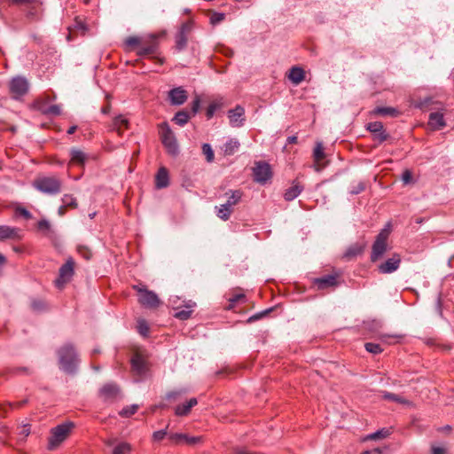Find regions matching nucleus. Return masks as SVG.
<instances>
[{"mask_svg":"<svg viewBox=\"0 0 454 454\" xmlns=\"http://www.w3.org/2000/svg\"><path fill=\"white\" fill-rule=\"evenodd\" d=\"M58 358L59 368L63 372L69 374H73L76 372L80 359L73 345L69 343L63 345L58 350Z\"/></svg>","mask_w":454,"mask_h":454,"instance_id":"1","label":"nucleus"},{"mask_svg":"<svg viewBox=\"0 0 454 454\" xmlns=\"http://www.w3.org/2000/svg\"><path fill=\"white\" fill-rule=\"evenodd\" d=\"M34 187L42 193L57 195L61 192L62 182L54 176H40L34 182Z\"/></svg>","mask_w":454,"mask_h":454,"instance_id":"2","label":"nucleus"},{"mask_svg":"<svg viewBox=\"0 0 454 454\" xmlns=\"http://www.w3.org/2000/svg\"><path fill=\"white\" fill-rule=\"evenodd\" d=\"M225 195L228 196L227 201L220 207H215L216 215L223 221L230 219L232 207L240 202L243 192L240 190H230Z\"/></svg>","mask_w":454,"mask_h":454,"instance_id":"3","label":"nucleus"},{"mask_svg":"<svg viewBox=\"0 0 454 454\" xmlns=\"http://www.w3.org/2000/svg\"><path fill=\"white\" fill-rule=\"evenodd\" d=\"M74 427V424L73 422H66L53 427L51 431L48 448L50 450H54L55 448H57L61 442H63L67 438V436L69 435Z\"/></svg>","mask_w":454,"mask_h":454,"instance_id":"4","label":"nucleus"},{"mask_svg":"<svg viewBox=\"0 0 454 454\" xmlns=\"http://www.w3.org/2000/svg\"><path fill=\"white\" fill-rule=\"evenodd\" d=\"M160 137L161 143L169 154L176 155L179 153V146L176 136L167 122H163L160 125Z\"/></svg>","mask_w":454,"mask_h":454,"instance_id":"5","label":"nucleus"},{"mask_svg":"<svg viewBox=\"0 0 454 454\" xmlns=\"http://www.w3.org/2000/svg\"><path fill=\"white\" fill-rule=\"evenodd\" d=\"M74 262L73 258H68L63 264L59 272V278L55 280L58 288H62L65 284L69 282L74 275Z\"/></svg>","mask_w":454,"mask_h":454,"instance_id":"6","label":"nucleus"},{"mask_svg":"<svg viewBox=\"0 0 454 454\" xmlns=\"http://www.w3.org/2000/svg\"><path fill=\"white\" fill-rule=\"evenodd\" d=\"M99 397L104 402H115L121 397L120 387L114 383H106L100 388Z\"/></svg>","mask_w":454,"mask_h":454,"instance_id":"7","label":"nucleus"},{"mask_svg":"<svg viewBox=\"0 0 454 454\" xmlns=\"http://www.w3.org/2000/svg\"><path fill=\"white\" fill-rule=\"evenodd\" d=\"M135 288L138 292V301L144 307L152 309L159 306L160 300L154 292L145 288H137V286H135Z\"/></svg>","mask_w":454,"mask_h":454,"instance_id":"8","label":"nucleus"},{"mask_svg":"<svg viewBox=\"0 0 454 454\" xmlns=\"http://www.w3.org/2000/svg\"><path fill=\"white\" fill-rule=\"evenodd\" d=\"M254 179L257 183L265 184L271 177L270 167L266 162H258L253 168Z\"/></svg>","mask_w":454,"mask_h":454,"instance_id":"9","label":"nucleus"},{"mask_svg":"<svg viewBox=\"0 0 454 454\" xmlns=\"http://www.w3.org/2000/svg\"><path fill=\"white\" fill-rule=\"evenodd\" d=\"M28 90L27 80L24 77H14L10 82V91L14 98L25 95Z\"/></svg>","mask_w":454,"mask_h":454,"instance_id":"10","label":"nucleus"},{"mask_svg":"<svg viewBox=\"0 0 454 454\" xmlns=\"http://www.w3.org/2000/svg\"><path fill=\"white\" fill-rule=\"evenodd\" d=\"M312 157L314 160V164L312 167L315 171L320 172L326 167V163L323 162V160L325 158V153L322 142L318 141L316 143Z\"/></svg>","mask_w":454,"mask_h":454,"instance_id":"11","label":"nucleus"},{"mask_svg":"<svg viewBox=\"0 0 454 454\" xmlns=\"http://www.w3.org/2000/svg\"><path fill=\"white\" fill-rule=\"evenodd\" d=\"M245 109L237 106L234 109H231L228 112V118L231 127L239 128L244 125L245 122Z\"/></svg>","mask_w":454,"mask_h":454,"instance_id":"12","label":"nucleus"},{"mask_svg":"<svg viewBox=\"0 0 454 454\" xmlns=\"http://www.w3.org/2000/svg\"><path fill=\"white\" fill-rule=\"evenodd\" d=\"M156 35H151L147 43H145L138 50L139 56L153 55L157 53L159 43Z\"/></svg>","mask_w":454,"mask_h":454,"instance_id":"13","label":"nucleus"},{"mask_svg":"<svg viewBox=\"0 0 454 454\" xmlns=\"http://www.w3.org/2000/svg\"><path fill=\"white\" fill-rule=\"evenodd\" d=\"M22 238V231L17 227L8 225H0V240L15 239L19 240Z\"/></svg>","mask_w":454,"mask_h":454,"instance_id":"14","label":"nucleus"},{"mask_svg":"<svg viewBox=\"0 0 454 454\" xmlns=\"http://www.w3.org/2000/svg\"><path fill=\"white\" fill-rule=\"evenodd\" d=\"M400 262V255L394 254L391 258L387 259L379 266V271L382 274H390L399 268Z\"/></svg>","mask_w":454,"mask_h":454,"instance_id":"15","label":"nucleus"},{"mask_svg":"<svg viewBox=\"0 0 454 454\" xmlns=\"http://www.w3.org/2000/svg\"><path fill=\"white\" fill-rule=\"evenodd\" d=\"M187 92L182 87L174 88L168 92L171 105L181 106L187 100Z\"/></svg>","mask_w":454,"mask_h":454,"instance_id":"16","label":"nucleus"},{"mask_svg":"<svg viewBox=\"0 0 454 454\" xmlns=\"http://www.w3.org/2000/svg\"><path fill=\"white\" fill-rule=\"evenodd\" d=\"M169 440L174 443L185 442L188 445H195L200 442V436H189L185 434L175 433L168 435Z\"/></svg>","mask_w":454,"mask_h":454,"instance_id":"17","label":"nucleus"},{"mask_svg":"<svg viewBox=\"0 0 454 454\" xmlns=\"http://www.w3.org/2000/svg\"><path fill=\"white\" fill-rule=\"evenodd\" d=\"M130 362H131L132 371L136 374H137L139 376H144L146 373L147 364H146L145 360L144 359V357L141 355H139V354L134 355L132 356Z\"/></svg>","mask_w":454,"mask_h":454,"instance_id":"18","label":"nucleus"},{"mask_svg":"<svg viewBox=\"0 0 454 454\" xmlns=\"http://www.w3.org/2000/svg\"><path fill=\"white\" fill-rule=\"evenodd\" d=\"M314 285L319 290H324L328 287H333L337 286V278L335 275H325L321 278H317L313 281Z\"/></svg>","mask_w":454,"mask_h":454,"instance_id":"19","label":"nucleus"},{"mask_svg":"<svg viewBox=\"0 0 454 454\" xmlns=\"http://www.w3.org/2000/svg\"><path fill=\"white\" fill-rule=\"evenodd\" d=\"M70 162L69 164L78 165L83 167L89 160V155L81 149L72 148L70 150Z\"/></svg>","mask_w":454,"mask_h":454,"instance_id":"20","label":"nucleus"},{"mask_svg":"<svg viewBox=\"0 0 454 454\" xmlns=\"http://www.w3.org/2000/svg\"><path fill=\"white\" fill-rule=\"evenodd\" d=\"M428 125L434 130L443 129L446 125L443 114L439 111L431 113L428 117Z\"/></svg>","mask_w":454,"mask_h":454,"instance_id":"21","label":"nucleus"},{"mask_svg":"<svg viewBox=\"0 0 454 454\" xmlns=\"http://www.w3.org/2000/svg\"><path fill=\"white\" fill-rule=\"evenodd\" d=\"M169 184L168 172L166 168H159L155 176V185L158 189L166 188Z\"/></svg>","mask_w":454,"mask_h":454,"instance_id":"22","label":"nucleus"},{"mask_svg":"<svg viewBox=\"0 0 454 454\" xmlns=\"http://www.w3.org/2000/svg\"><path fill=\"white\" fill-rule=\"evenodd\" d=\"M287 77L294 85H298L305 79V72L300 67H293Z\"/></svg>","mask_w":454,"mask_h":454,"instance_id":"23","label":"nucleus"},{"mask_svg":"<svg viewBox=\"0 0 454 454\" xmlns=\"http://www.w3.org/2000/svg\"><path fill=\"white\" fill-rule=\"evenodd\" d=\"M198 400L195 397L191 398L186 403L177 405L175 409V414L176 416H186L190 413L192 407L197 405Z\"/></svg>","mask_w":454,"mask_h":454,"instance_id":"24","label":"nucleus"},{"mask_svg":"<svg viewBox=\"0 0 454 454\" xmlns=\"http://www.w3.org/2000/svg\"><path fill=\"white\" fill-rule=\"evenodd\" d=\"M303 191V186L297 182H294L293 185L286 190L284 198L286 201H292L296 199Z\"/></svg>","mask_w":454,"mask_h":454,"instance_id":"25","label":"nucleus"},{"mask_svg":"<svg viewBox=\"0 0 454 454\" xmlns=\"http://www.w3.org/2000/svg\"><path fill=\"white\" fill-rule=\"evenodd\" d=\"M129 128V121L123 115L116 116L112 124V129L116 131L119 135H121L122 132Z\"/></svg>","mask_w":454,"mask_h":454,"instance_id":"26","label":"nucleus"},{"mask_svg":"<svg viewBox=\"0 0 454 454\" xmlns=\"http://www.w3.org/2000/svg\"><path fill=\"white\" fill-rule=\"evenodd\" d=\"M387 251V243H381L380 241H374L372 245V250L371 254L372 262L378 261Z\"/></svg>","mask_w":454,"mask_h":454,"instance_id":"27","label":"nucleus"},{"mask_svg":"<svg viewBox=\"0 0 454 454\" xmlns=\"http://www.w3.org/2000/svg\"><path fill=\"white\" fill-rule=\"evenodd\" d=\"M223 106V98L214 99L207 108L206 115L207 119H211L215 113Z\"/></svg>","mask_w":454,"mask_h":454,"instance_id":"28","label":"nucleus"},{"mask_svg":"<svg viewBox=\"0 0 454 454\" xmlns=\"http://www.w3.org/2000/svg\"><path fill=\"white\" fill-rule=\"evenodd\" d=\"M239 147V142L236 138H230L223 145V153L225 155L234 154Z\"/></svg>","mask_w":454,"mask_h":454,"instance_id":"29","label":"nucleus"},{"mask_svg":"<svg viewBox=\"0 0 454 454\" xmlns=\"http://www.w3.org/2000/svg\"><path fill=\"white\" fill-rule=\"evenodd\" d=\"M195 306L194 302L190 301L187 305H185V309L177 310L174 317L180 320H186L188 319L192 312V309Z\"/></svg>","mask_w":454,"mask_h":454,"instance_id":"30","label":"nucleus"},{"mask_svg":"<svg viewBox=\"0 0 454 454\" xmlns=\"http://www.w3.org/2000/svg\"><path fill=\"white\" fill-rule=\"evenodd\" d=\"M372 113L376 115L382 116H396L399 114L396 108L390 106H378Z\"/></svg>","mask_w":454,"mask_h":454,"instance_id":"31","label":"nucleus"},{"mask_svg":"<svg viewBox=\"0 0 454 454\" xmlns=\"http://www.w3.org/2000/svg\"><path fill=\"white\" fill-rule=\"evenodd\" d=\"M191 115L188 112L181 110L175 114L172 121L179 126H184L189 121Z\"/></svg>","mask_w":454,"mask_h":454,"instance_id":"32","label":"nucleus"},{"mask_svg":"<svg viewBox=\"0 0 454 454\" xmlns=\"http://www.w3.org/2000/svg\"><path fill=\"white\" fill-rule=\"evenodd\" d=\"M187 42H188V35L177 32L175 36L176 50L177 51H184L187 46Z\"/></svg>","mask_w":454,"mask_h":454,"instance_id":"33","label":"nucleus"},{"mask_svg":"<svg viewBox=\"0 0 454 454\" xmlns=\"http://www.w3.org/2000/svg\"><path fill=\"white\" fill-rule=\"evenodd\" d=\"M41 112L48 116H58L61 114L60 106L58 105L43 106L40 107Z\"/></svg>","mask_w":454,"mask_h":454,"instance_id":"34","label":"nucleus"},{"mask_svg":"<svg viewBox=\"0 0 454 454\" xmlns=\"http://www.w3.org/2000/svg\"><path fill=\"white\" fill-rule=\"evenodd\" d=\"M37 229H38V231L43 232V235L48 236V237H51V235L53 233V231L51 230V223H49V221H47L45 219H43L38 222Z\"/></svg>","mask_w":454,"mask_h":454,"instance_id":"35","label":"nucleus"},{"mask_svg":"<svg viewBox=\"0 0 454 454\" xmlns=\"http://www.w3.org/2000/svg\"><path fill=\"white\" fill-rule=\"evenodd\" d=\"M391 232V223H387L385 227L380 231V232L377 235L375 241H380L381 243H387L388 236Z\"/></svg>","mask_w":454,"mask_h":454,"instance_id":"36","label":"nucleus"},{"mask_svg":"<svg viewBox=\"0 0 454 454\" xmlns=\"http://www.w3.org/2000/svg\"><path fill=\"white\" fill-rule=\"evenodd\" d=\"M131 446L128 442H120L113 450V454H129Z\"/></svg>","mask_w":454,"mask_h":454,"instance_id":"37","label":"nucleus"},{"mask_svg":"<svg viewBox=\"0 0 454 454\" xmlns=\"http://www.w3.org/2000/svg\"><path fill=\"white\" fill-rule=\"evenodd\" d=\"M390 434V430L387 428H381L371 434H369L366 438L369 440H378L387 437Z\"/></svg>","mask_w":454,"mask_h":454,"instance_id":"38","label":"nucleus"},{"mask_svg":"<svg viewBox=\"0 0 454 454\" xmlns=\"http://www.w3.org/2000/svg\"><path fill=\"white\" fill-rule=\"evenodd\" d=\"M61 200H62L64 207H66L75 208L77 207L76 199L73 195L65 194L62 197Z\"/></svg>","mask_w":454,"mask_h":454,"instance_id":"39","label":"nucleus"},{"mask_svg":"<svg viewBox=\"0 0 454 454\" xmlns=\"http://www.w3.org/2000/svg\"><path fill=\"white\" fill-rule=\"evenodd\" d=\"M137 409H138V405H137V404L129 405V406L124 407L119 412V414L121 417L129 418V416L135 414L137 412Z\"/></svg>","mask_w":454,"mask_h":454,"instance_id":"40","label":"nucleus"},{"mask_svg":"<svg viewBox=\"0 0 454 454\" xmlns=\"http://www.w3.org/2000/svg\"><path fill=\"white\" fill-rule=\"evenodd\" d=\"M202 152L206 156L207 162H212L215 158L214 151L209 144L202 145Z\"/></svg>","mask_w":454,"mask_h":454,"instance_id":"41","label":"nucleus"},{"mask_svg":"<svg viewBox=\"0 0 454 454\" xmlns=\"http://www.w3.org/2000/svg\"><path fill=\"white\" fill-rule=\"evenodd\" d=\"M383 398L386 399V400H389V401H393V402H396V403H406L407 402L401 396L395 395V394H393V393H389V392H383Z\"/></svg>","mask_w":454,"mask_h":454,"instance_id":"42","label":"nucleus"},{"mask_svg":"<svg viewBox=\"0 0 454 454\" xmlns=\"http://www.w3.org/2000/svg\"><path fill=\"white\" fill-rule=\"evenodd\" d=\"M363 252V247L361 246L356 245L353 247H350L345 253L346 257H355L358 254H360Z\"/></svg>","mask_w":454,"mask_h":454,"instance_id":"43","label":"nucleus"},{"mask_svg":"<svg viewBox=\"0 0 454 454\" xmlns=\"http://www.w3.org/2000/svg\"><path fill=\"white\" fill-rule=\"evenodd\" d=\"M365 349L372 354H380L383 351L380 345L373 342H367L364 345Z\"/></svg>","mask_w":454,"mask_h":454,"instance_id":"44","label":"nucleus"},{"mask_svg":"<svg viewBox=\"0 0 454 454\" xmlns=\"http://www.w3.org/2000/svg\"><path fill=\"white\" fill-rule=\"evenodd\" d=\"M383 129H384V126L380 121L370 122L367 125V129L369 131H371L373 135L381 131Z\"/></svg>","mask_w":454,"mask_h":454,"instance_id":"45","label":"nucleus"},{"mask_svg":"<svg viewBox=\"0 0 454 454\" xmlns=\"http://www.w3.org/2000/svg\"><path fill=\"white\" fill-rule=\"evenodd\" d=\"M15 215L22 216L23 218H25L27 220L32 218L31 213L27 209H26L25 207H17L15 208Z\"/></svg>","mask_w":454,"mask_h":454,"instance_id":"46","label":"nucleus"},{"mask_svg":"<svg viewBox=\"0 0 454 454\" xmlns=\"http://www.w3.org/2000/svg\"><path fill=\"white\" fill-rule=\"evenodd\" d=\"M365 189V185L363 182H358L357 184L351 186L349 190V193L352 195H356L361 193Z\"/></svg>","mask_w":454,"mask_h":454,"instance_id":"47","label":"nucleus"},{"mask_svg":"<svg viewBox=\"0 0 454 454\" xmlns=\"http://www.w3.org/2000/svg\"><path fill=\"white\" fill-rule=\"evenodd\" d=\"M74 28L75 30L81 31V33L82 35H84L87 32V30H88V27H87L86 24L82 20H79L77 18L74 20Z\"/></svg>","mask_w":454,"mask_h":454,"instance_id":"48","label":"nucleus"},{"mask_svg":"<svg viewBox=\"0 0 454 454\" xmlns=\"http://www.w3.org/2000/svg\"><path fill=\"white\" fill-rule=\"evenodd\" d=\"M192 29V21H186L181 25L179 27L178 32L186 35H189Z\"/></svg>","mask_w":454,"mask_h":454,"instance_id":"49","label":"nucleus"},{"mask_svg":"<svg viewBox=\"0 0 454 454\" xmlns=\"http://www.w3.org/2000/svg\"><path fill=\"white\" fill-rule=\"evenodd\" d=\"M137 329L139 333L144 336H145L149 331V327L145 320H139L137 322Z\"/></svg>","mask_w":454,"mask_h":454,"instance_id":"50","label":"nucleus"},{"mask_svg":"<svg viewBox=\"0 0 454 454\" xmlns=\"http://www.w3.org/2000/svg\"><path fill=\"white\" fill-rule=\"evenodd\" d=\"M224 19H225L224 13L215 12L210 18V22L213 25H216V24L220 23L221 21H223Z\"/></svg>","mask_w":454,"mask_h":454,"instance_id":"51","label":"nucleus"},{"mask_svg":"<svg viewBox=\"0 0 454 454\" xmlns=\"http://www.w3.org/2000/svg\"><path fill=\"white\" fill-rule=\"evenodd\" d=\"M184 393H185V390H184V389L171 391L166 395V398L168 400H176L179 396L183 395Z\"/></svg>","mask_w":454,"mask_h":454,"instance_id":"52","label":"nucleus"},{"mask_svg":"<svg viewBox=\"0 0 454 454\" xmlns=\"http://www.w3.org/2000/svg\"><path fill=\"white\" fill-rule=\"evenodd\" d=\"M77 251L84 259H86V260L90 259L91 252L86 247L79 246L77 247Z\"/></svg>","mask_w":454,"mask_h":454,"instance_id":"53","label":"nucleus"},{"mask_svg":"<svg viewBox=\"0 0 454 454\" xmlns=\"http://www.w3.org/2000/svg\"><path fill=\"white\" fill-rule=\"evenodd\" d=\"M200 107V98L199 96H196V98L193 99V101L192 103V115H195L199 112Z\"/></svg>","mask_w":454,"mask_h":454,"instance_id":"54","label":"nucleus"},{"mask_svg":"<svg viewBox=\"0 0 454 454\" xmlns=\"http://www.w3.org/2000/svg\"><path fill=\"white\" fill-rule=\"evenodd\" d=\"M167 429L155 431L153 434V439L157 442L161 441L167 435Z\"/></svg>","mask_w":454,"mask_h":454,"instance_id":"55","label":"nucleus"},{"mask_svg":"<svg viewBox=\"0 0 454 454\" xmlns=\"http://www.w3.org/2000/svg\"><path fill=\"white\" fill-rule=\"evenodd\" d=\"M387 137L388 135L385 132L384 129L374 135V139L379 141L380 143L384 142L385 140L387 139Z\"/></svg>","mask_w":454,"mask_h":454,"instance_id":"56","label":"nucleus"},{"mask_svg":"<svg viewBox=\"0 0 454 454\" xmlns=\"http://www.w3.org/2000/svg\"><path fill=\"white\" fill-rule=\"evenodd\" d=\"M402 180L405 184H410L412 180L411 172L410 170L403 171V173L402 174Z\"/></svg>","mask_w":454,"mask_h":454,"instance_id":"57","label":"nucleus"},{"mask_svg":"<svg viewBox=\"0 0 454 454\" xmlns=\"http://www.w3.org/2000/svg\"><path fill=\"white\" fill-rule=\"evenodd\" d=\"M31 305L35 311H41L45 308L44 302L42 301H33Z\"/></svg>","mask_w":454,"mask_h":454,"instance_id":"58","label":"nucleus"},{"mask_svg":"<svg viewBox=\"0 0 454 454\" xmlns=\"http://www.w3.org/2000/svg\"><path fill=\"white\" fill-rule=\"evenodd\" d=\"M270 310H271V309L256 313V314L253 315L252 317H250L248 321L258 320V319L262 318V317L266 316Z\"/></svg>","mask_w":454,"mask_h":454,"instance_id":"59","label":"nucleus"},{"mask_svg":"<svg viewBox=\"0 0 454 454\" xmlns=\"http://www.w3.org/2000/svg\"><path fill=\"white\" fill-rule=\"evenodd\" d=\"M140 43V39L136 36H130L126 40V44L129 46H135Z\"/></svg>","mask_w":454,"mask_h":454,"instance_id":"60","label":"nucleus"},{"mask_svg":"<svg viewBox=\"0 0 454 454\" xmlns=\"http://www.w3.org/2000/svg\"><path fill=\"white\" fill-rule=\"evenodd\" d=\"M446 451L443 447L432 446V454H446Z\"/></svg>","mask_w":454,"mask_h":454,"instance_id":"61","label":"nucleus"},{"mask_svg":"<svg viewBox=\"0 0 454 454\" xmlns=\"http://www.w3.org/2000/svg\"><path fill=\"white\" fill-rule=\"evenodd\" d=\"M397 336L396 335H389V334H381L380 336V338L383 340V341H386V342H389L388 341V339H395L396 338Z\"/></svg>","mask_w":454,"mask_h":454,"instance_id":"62","label":"nucleus"},{"mask_svg":"<svg viewBox=\"0 0 454 454\" xmlns=\"http://www.w3.org/2000/svg\"><path fill=\"white\" fill-rule=\"evenodd\" d=\"M243 298H245L244 294H237V295H234L232 298H231L230 301L234 303V302H237L240 299H243Z\"/></svg>","mask_w":454,"mask_h":454,"instance_id":"63","label":"nucleus"},{"mask_svg":"<svg viewBox=\"0 0 454 454\" xmlns=\"http://www.w3.org/2000/svg\"><path fill=\"white\" fill-rule=\"evenodd\" d=\"M235 454H256V453H251L247 451L246 449H237L235 450Z\"/></svg>","mask_w":454,"mask_h":454,"instance_id":"64","label":"nucleus"}]
</instances>
